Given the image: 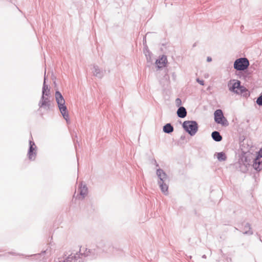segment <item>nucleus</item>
<instances>
[{"label":"nucleus","mask_w":262,"mask_h":262,"mask_svg":"<svg viewBox=\"0 0 262 262\" xmlns=\"http://www.w3.org/2000/svg\"><path fill=\"white\" fill-rule=\"evenodd\" d=\"M111 248H112L108 243L101 241L95 248L90 249L85 248L83 252L80 247L79 253L77 252L74 255L70 254L63 260H59L58 262H84L87 260L96 258L103 252H108L107 249Z\"/></svg>","instance_id":"obj_1"},{"label":"nucleus","mask_w":262,"mask_h":262,"mask_svg":"<svg viewBox=\"0 0 262 262\" xmlns=\"http://www.w3.org/2000/svg\"><path fill=\"white\" fill-rule=\"evenodd\" d=\"M156 174L159 178L158 184L161 191L165 195H167L168 193V183L169 181L168 175L161 168L157 169Z\"/></svg>","instance_id":"obj_2"},{"label":"nucleus","mask_w":262,"mask_h":262,"mask_svg":"<svg viewBox=\"0 0 262 262\" xmlns=\"http://www.w3.org/2000/svg\"><path fill=\"white\" fill-rule=\"evenodd\" d=\"M55 96L56 102L61 114L66 121L68 122L69 120V114L68 113L67 107L65 104V100L63 97L62 96L61 93L58 91H56L55 92Z\"/></svg>","instance_id":"obj_3"},{"label":"nucleus","mask_w":262,"mask_h":262,"mask_svg":"<svg viewBox=\"0 0 262 262\" xmlns=\"http://www.w3.org/2000/svg\"><path fill=\"white\" fill-rule=\"evenodd\" d=\"M182 127L191 136L195 135L198 130V124L195 121H185Z\"/></svg>","instance_id":"obj_4"},{"label":"nucleus","mask_w":262,"mask_h":262,"mask_svg":"<svg viewBox=\"0 0 262 262\" xmlns=\"http://www.w3.org/2000/svg\"><path fill=\"white\" fill-rule=\"evenodd\" d=\"M249 64V61L247 58L241 57L235 60L233 66L237 71H244L248 69Z\"/></svg>","instance_id":"obj_5"},{"label":"nucleus","mask_w":262,"mask_h":262,"mask_svg":"<svg viewBox=\"0 0 262 262\" xmlns=\"http://www.w3.org/2000/svg\"><path fill=\"white\" fill-rule=\"evenodd\" d=\"M37 155V147L32 140V137L31 136L29 139V147L27 153L28 159L30 161H34Z\"/></svg>","instance_id":"obj_6"},{"label":"nucleus","mask_w":262,"mask_h":262,"mask_svg":"<svg viewBox=\"0 0 262 262\" xmlns=\"http://www.w3.org/2000/svg\"><path fill=\"white\" fill-rule=\"evenodd\" d=\"M214 121L217 124H221L223 125H228L227 120L224 116L223 113L221 110H217L214 112Z\"/></svg>","instance_id":"obj_7"},{"label":"nucleus","mask_w":262,"mask_h":262,"mask_svg":"<svg viewBox=\"0 0 262 262\" xmlns=\"http://www.w3.org/2000/svg\"><path fill=\"white\" fill-rule=\"evenodd\" d=\"M51 101L45 95H41L40 100L38 102V106L39 108H42L46 110H49L50 109Z\"/></svg>","instance_id":"obj_8"},{"label":"nucleus","mask_w":262,"mask_h":262,"mask_svg":"<svg viewBox=\"0 0 262 262\" xmlns=\"http://www.w3.org/2000/svg\"><path fill=\"white\" fill-rule=\"evenodd\" d=\"M253 168L257 171L262 170V156L257 155L253 164Z\"/></svg>","instance_id":"obj_9"},{"label":"nucleus","mask_w":262,"mask_h":262,"mask_svg":"<svg viewBox=\"0 0 262 262\" xmlns=\"http://www.w3.org/2000/svg\"><path fill=\"white\" fill-rule=\"evenodd\" d=\"M242 226L243 227L242 230H241V231H242L243 234L249 235L253 234L250 224L249 223H243Z\"/></svg>","instance_id":"obj_10"},{"label":"nucleus","mask_w":262,"mask_h":262,"mask_svg":"<svg viewBox=\"0 0 262 262\" xmlns=\"http://www.w3.org/2000/svg\"><path fill=\"white\" fill-rule=\"evenodd\" d=\"M79 191V194H78L76 196L78 199H83L88 194V188L85 185H82L81 184V186L78 188Z\"/></svg>","instance_id":"obj_11"},{"label":"nucleus","mask_w":262,"mask_h":262,"mask_svg":"<svg viewBox=\"0 0 262 262\" xmlns=\"http://www.w3.org/2000/svg\"><path fill=\"white\" fill-rule=\"evenodd\" d=\"M167 62V57L165 55H162V56L160 59H157L156 61V63L157 65L158 69L165 67Z\"/></svg>","instance_id":"obj_12"},{"label":"nucleus","mask_w":262,"mask_h":262,"mask_svg":"<svg viewBox=\"0 0 262 262\" xmlns=\"http://www.w3.org/2000/svg\"><path fill=\"white\" fill-rule=\"evenodd\" d=\"M93 73L95 76L99 78H101L104 75L103 71L97 66H94Z\"/></svg>","instance_id":"obj_13"},{"label":"nucleus","mask_w":262,"mask_h":262,"mask_svg":"<svg viewBox=\"0 0 262 262\" xmlns=\"http://www.w3.org/2000/svg\"><path fill=\"white\" fill-rule=\"evenodd\" d=\"M177 116L181 118H185L187 115V111L183 106H180L177 110Z\"/></svg>","instance_id":"obj_14"},{"label":"nucleus","mask_w":262,"mask_h":262,"mask_svg":"<svg viewBox=\"0 0 262 262\" xmlns=\"http://www.w3.org/2000/svg\"><path fill=\"white\" fill-rule=\"evenodd\" d=\"M174 128L171 123H167L163 126V131L166 134H171L173 132Z\"/></svg>","instance_id":"obj_15"},{"label":"nucleus","mask_w":262,"mask_h":262,"mask_svg":"<svg viewBox=\"0 0 262 262\" xmlns=\"http://www.w3.org/2000/svg\"><path fill=\"white\" fill-rule=\"evenodd\" d=\"M211 137L213 140L216 142H220L223 139L222 136L217 131H213L211 134Z\"/></svg>","instance_id":"obj_16"},{"label":"nucleus","mask_w":262,"mask_h":262,"mask_svg":"<svg viewBox=\"0 0 262 262\" xmlns=\"http://www.w3.org/2000/svg\"><path fill=\"white\" fill-rule=\"evenodd\" d=\"M241 82L240 81L238 80H236L237 88L236 89V90H238V93H237V94H242L247 91L246 89L244 86L241 85Z\"/></svg>","instance_id":"obj_17"},{"label":"nucleus","mask_w":262,"mask_h":262,"mask_svg":"<svg viewBox=\"0 0 262 262\" xmlns=\"http://www.w3.org/2000/svg\"><path fill=\"white\" fill-rule=\"evenodd\" d=\"M216 155L217 159L219 161H224L227 159V156L224 152H216Z\"/></svg>","instance_id":"obj_18"},{"label":"nucleus","mask_w":262,"mask_h":262,"mask_svg":"<svg viewBox=\"0 0 262 262\" xmlns=\"http://www.w3.org/2000/svg\"><path fill=\"white\" fill-rule=\"evenodd\" d=\"M237 88L236 86V80L235 82L232 84V85L229 88V91L234 92V93H238V90H236V89Z\"/></svg>","instance_id":"obj_19"},{"label":"nucleus","mask_w":262,"mask_h":262,"mask_svg":"<svg viewBox=\"0 0 262 262\" xmlns=\"http://www.w3.org/2000/svg\"><path fill=\"white\" fill-rule=\"evenodd\" d=\"M48 90H50V88L48 85L46 84V81L43 82V86L42 89V95H46V91Z\"/></svg>","instance_id":"obj_20"},{"label":"nucleus","mask_w":262,"mask_h":262,"mask_svg":"<svg viewBox=\"0 0 262 262\" xmlns=\"http://www.w3.org/2000/svg\"><path fill=\"white\" fill-rule=\"evenodd\" d=\"M256 102L259 106H262V94L257 97Z\"/></svg>","instance_id":"obj_21"},{"label":"nucleus","mask_w":262,"mask_h":262,"mask_svg":"<svg viewBox=\"0 0 262 262\" xmlns=\"http://www.w3.org/2000/svg\"><path fill=\"white\" fill-rule=\"evenodd\" d=\"M176 104L178 107H180L182 104V101L180 98H177L176 99Z\"/></svg>","instance_id":"obj_22"},{"label":"nucleus","mask_w":262,"mask_h":262,"mask_svg":"<svg viewBox=\"0 0 262 262\" xmlns=\"http://www.w3.org/2000/svg\"><path fill=\"white\" fill-rule=\"evenodd\" d=\"M196 80L201 85H204V81L203 80L200 79V78H197Z\"/></svg>","instance_id":"obj_23"},{"label":"nucleus","mask_w":262,"mask_h":262,"mask_svg":"<svg viewBox=\"0 0 262 262\" xmlns=\"http://www.w3.org/2000/svg\"><path fill=\"white\" fill-rule=\"evenodd\" d=\"M46 95H45V96L48 97L50 94V90H46Z\"/></svg>","instance_id":"obj_24"},{"label":"nucleus","mask_w":262,"mask_h":262,"mask_svg":"<svg viewBox=\"0 0 262 262\" xmlns=\"http://www.w3.org/2000/svg\"><path fill=\"white\" fill-rule=\"evenodd\" d=\"M257 155H260L262 156V148H260V150L257 152Z\"/></svg>","instance_id":"obj_25"},{"label":"nucleus","mask_w":262,"mask_h":262,"mask_svg":"<svg viewBox=\"0 0 262 262\" xmlns=\"http://www.w3.org/2000/svg\"><path fill=\"white\" fill-rule=\"evenodd\" d=\"M207 61L208 62H210V61H212V58L211 57H208L207 58Z\"/></svg>","instance_id":"obj_26"},{"label":"nucleus","mask_w":262,"mask_h":262,"mask_svg":"<svg viewBox=\"0 0 262 262\" xmlns=\"http://www.w3.org/2000/svg\"><path fill=\"white\" fill-rule=\"evenodd\" d=\"M40 255H41V254H37L32 255L31 256H35V257H38V256H39Z\"/></svg>","instance_id":"obj_27"},{"label":"nucleus","mask_w":262,"mask_h":262,"mask_svg":"<svg viewBox=\"0 0 262 262\" xmlns=\"http://www.w3.org/2000/svg\"><path fill=\"white\" fill-rule=\"evenodd\" d=\"M202 257L203 258L206 259L207 257H206V255L205 254H204V255H202Z\"/></svg>","instance_id":"obj_28"},{"label":"nucleus","mask_w":262,"mask_h":262,"mask_svg":"<svg viewBox=\"0 0 262 262\" xmlns=\"http://www.w3.org/2000/svg\"><path fill=\"white\" fill-rule=\"evenodd\" d=\"M46 79H47V78H46V73H45V76H44V80H43V82H44V81H46Z\"/></svg>","instance_id":"obj_29"},{"label":"nucleus","mask_w":262,"mask_h":262,"mask_svg":"<svg viewBox=\"0 0 262 262\" xmlns=\"http://www.w3.org/2000/svg\"><path fill=\"white\" fill-rule=\"evenodd\" d=\"M10 254H13V255H16L17 254L14 253H12V252H10L9 253Z\"/></svg>","instance_id":"obj_30"},{"label":"nucleus","mask_w":262,"mask_h":262,"mask_svg":"<svg viewBox=\"0 0 262 262\" xmlns=\"http://www.w3.org/2000/svg\"><path fill=\"white\" fill-rule=\"evenodd\" d=\"M184 138H185L184 136V137L183 136H181V139H184Z\"/></svg>","instance_id":"obj_31"},{"label":"nucleus","mask_w":262,"mask_h":262,"mask_svg":"<svg viewBox=\"0 0 262 262\" xmlns=\"http://www.w3.org/2000/svg\"><path fill=\"white\" fill-rule=\"evenodd\" d=\"M45 253H46V251H44L42 252V253H42V254H45Z\"/></svg>","instance_id":"obj_32"},{"label":"nucleus","mask_w":262,"mask_h":262,"mask_svg":"<svg viewBox=\"0 0 262 262\" xmlns=\"http://www.w3.org/2000/svg\"><path fill=\"white\" fill-rule=\"evenodd\" d=\"M143 41H145V42H146V40H145V37H144V38H143Z\"/></svg>","instance_id":"obj_33"},{"label":"nucleus","mask_w":262,"mask_h":262,"mask_svg":"<svg viewBox=\"0 0 262 262\" xmlns=\"http://www.w3.org/2000/svg\"><path fill=\"white\" fill-rule=\"evenodd\" d=\"M235 229L236 230H238V229L237 228H235Z\"/></svg>","instance_id":"obj_34"},{"label":"nucleus","mask_w":262,"mask_h":262,"mask_svg":"<svg viewBox=\"0 0 262 262\" xmlns=\"http://www.w3.org/2000/svg\"><path fill=\"white\" fill-rule=\"evenodd\" d=\"M191 257H191V256H190L189 257V258L191 259Z\"/></svg>","instance_id":"obj_35"}]
</instances>
